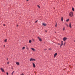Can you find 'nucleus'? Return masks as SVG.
<instances>
[{
  "mask_svg": "<svg viewBox=\"0 0 75 75\" xmlns=\"http://www.w3.org/2000/svg\"><path fill=\"white\" fill-rule=\"evenodd\" d=\"M17 27H18V25H17Z\"/></svg>",
  "mask_w": 75,
  "mask_h": 75,
  "instance_id": "obj_35",
  "label": "nucleus"
},
{
  "mask_svg": "<svg viewBox=\"0 0 75 75\" xmlns=\"http://www.w3.org/2000/svg\"><path fill=\"white\" fill-rule=\"evenodd\" d=\"M6 59H7V60H8V58H7Z\"/></svg>",
  "mask_w": 75,
  "mask_h": 75,
  "instance_id": "obj_31",
  "label": "nucleus"
},
{
  "mask_svg": "<svg viewBox=\"0 0 75 75\" xmlns=\"http://www.w3.org/2000/svg\"><path fill=\"white\" fill-rule=\"evenodd\" d=\"M38 39H39V41H40V42H41V41H42V39L40 38V37H38Z\"/></svg>",
  "mask_w": 75,
  "mask_h": 75,
  "instance_id": "obj_5",
  "label": "nucleus"
},
{
  "mask_svg": "<svg viewBox=\"0 0 75 75\" xmlns=\"http://www.w3.org/2000/svg\"><path fill=\"white\" fill-rule=\"evenodd\" d=\"M26 1H29V0H26Z\"/></svg>",
  "mask_w": 75,
  "mask_h": 75,
  "instance_id": "obj_33",
  "label": "nucleus"
},
{
  "mask_svg": "<svg viewBox=\"0 0 75 75\" xmlns=\"http://www.w3.org/2000/svg\"><path fill=\"white\" fill-rule=\"evenodd\" d=\"M33 65V67L34 68H35V64L34 63V62L32 63Z\"/></svg>",
  "mask_w": 75,
  "mask_h": 75,
  "instance_id": "obj_7",
  "label": "nucleus"
},
{
  "mask_svg": "<svg viewBox=\"0 0 75 75\" xmlns=\"http://www.w3.org/2000/svg\"><path fill=\"white\" fill-rule=\"evenodd\" d=\"M54 33H56V32H54Z\"/></svg>",
  "mask_w": 75,
  "mask_h": 75,
  "instance_id": "obj_39",
  "label": "nucleus"
},
{
  "mask_svg": "<svg viewBox=\"0 0 75 75\" xmlns=\"http://www.w3.org/2000/svg\"><path fill=\"white\" fill-rule=\"evenodd\" d=\"M6 74H7V75H8V72H6Z\"/></svg>",
  "mask_w": 75,
  "mask_h": 75,
  "instance_id": "obj_25",
  "label": "nucleus"
},
{
  "mask_svg": "<svg viewBox=\"0 0 75 75\" xmlns=\"http://www.w3.org/2000/svg\"><path fill=\"white\" fill-rule=\"evenodd\" d=\"M37 6H38V8H40V6H39V5H38Z\"/></svg>",
  "mask_w": 75,
  "mask_h": 75,
  "instance_id": "obj_19",
  "label": "nucleus"
},
{
  "mask_svg": "<svg viewBox=\"0 0 75 75\" xmlns=\"http://www.w3.org/2000/svg\"><path fill=\"white\" fill-rule=\"evenodd\" d=\"M65 27H64L63 28V31H65Z\"/></svg>",
  "mask_w": 75,
  "mask_h": 75,
  "instance_id": "obj_21",
  "label": "nucleus"
},
{
  "mask_svg": "<svg viewBox=\"0 0 75 75\" xmlns=\"http://www.w3.org/2000/svg\"><path fill=\"white\" fill-rule=\"evenodd\" d=\"M74 42H75V40H74Z\"/></svg>",
  "mask_w": 75,
  "mask_h": 75,
  "instance_id": "obj_40",
  "label": "nucleus"
},
{
  "mask_svg": "<svg viewBox=\"0 0 75 75\" xmlns=\"http://www.w3.org/2000/svg\"><path fill=\"white\" fill-rule=\"evenodd\" d=\"M35 59H34V58H30V60L29 61H35Z\"/></svg>",
  "mask_w": 75,
  "mask_h": 75,
  "instance_id": "obj_3",
  "label": "nucleus"
},
{
  "mask_svg": "<svg viewBox=\"0 0 75 75\" xmlns=\"http://www.w3.org/2000/svg\"><path fill=\"white\" fill-rule=\"evenodd\" d=\"M57 23H56L55 25V27H57Z\"/></svg>",
  "mask_w": 75,
  "mask_h": 75,
  "instance_id": "obj_26",
  "label": "nucleus"
},
{
  "mask_svg": "<svg viewBox=\"0 0 75 75\" xmlns=\"http://www.w3.org/2000/svg\"><path fill=\"white\" fill-rule=\"evenodd\" d=\"M57 45H60V44L59 43H57Z\"/></svg>",
  "mask_w": 75,
  "mask_h": 75,
  "instance_id": "obj_27",
  "label": "nucleus"
},
{
  "mask_svg": "<svg viewBox=\"0 0 75 75\" xmlns=\"http://www.w3.org/2000/svg\"><path fill=\"white\" fill-rule=\"evenodd\" d=\"M21 75H24V74H21Z\"/></svg>",
  "mask_w": 75,
  "mask_h": 75,
  "instance_id": "obj_37",
  "label": "nucleus"
},
{
  "mask_svg": "<svg viewBox=\"0 0 75 75\" xmlns=\"http://www.w3.org/2000/svg\"><path fill=\"white\" fill-rule=\"evenodd\" d=\"M4 47H6V46L5 45H4Z\"/></svg>",
  "mask_w": 75,
  "mask_h": 75,
  "instance_id": "obj_32",
  "label": "nucleus"
},
{
  "mask_svg": "<svg viewBox=\"0 0 75 75\" xmlns=\"http://www.w3.org/2000/svg\"><path fill=\"white\" fill-rule=\"evenodd\" d=\"M7 64H8H8H9V62H8L7 63Z\"/></svg>",
  "mask_w": 75,
  "mask_h": 75,
  "instance_id": "obj_24",
  "label": "nucleus"
},
{
  "mask_svg": "<svg viewBox=\"0 0 75 75\" xmlns=\"http://www.w3.org/2000/svg\"><path fill=\"white\" fill-rule=\"evenodd\" d=\"M50 75H51V74H50Z\"/></svg>",
  "mask_w": 75,
  "mask_h": 75,
  "instance_id": "obj_41",
  "label": "nucleus"
},
{
  "mask_svg": "<svg viewBox=\"0 0 75 75\" xmlns=\"http://www.w3.org/2000/svg\"><path fill=\"white\" fill-rule=\"evenodd\" d=\"M65 44H66V42H64H64H63V41H61V44L60 45V47L61 48V47H62V45H63L64 46H65Z\"/></svg>",
  "mask_w": 75,
  "mask_h": 75,
  "instance_id": "obj_1",
  "label": "nucleus"
},
{
  "mask_svg": "<svg viewBox=\"0 0 75 75\" xmlns=\"http://www.w3.org/2000/svg\"><path fill=\"white\" fill-rule=\"evenodd\" d=\"M42 25H44V26H46V25H47V24H45L44 23H43Z\"/></svg>",
  "mask_w": 75,
  "mask_h": 75,
  "instance_id": "obj_12",
  "label": "nucleus"
},
{
  "mask_svg": "<svg viewBox=\"0 0 75 75\" xmlns=\"http://www.w3.org/2000/svg\"><path fill=\"white\" fill-rule=\"evenodd\" d=\"M49 50H52L51 49H50V48H49Z\"/></svg>",
  "mask_w": 75,
  "mask_h": 75,
  "instance_id": "obj_30",
  "label": "nucleus"
},
{
  "mask_svg": "<svg viewBox=\"0 0 75 75\" xmlns=\"http://www.w3.org/2000/svg\"><path fill=\"white\" fill-rule=\"evenodd\" d=\"M7 40L6 39L5 40H4V42H7Z\"/></svg>",
  "mask_w": 75,
  "mask_h": 75,
  "instance_id": "obj_16",
  "label": "nucleus"
},
{
  "mask_svg": "<svg viewBox=\"0 0 75 75\" xmlns=\"http://www.w3.org/2000/svg\"><path fill=\"white\" fill-rule=\"evenodd\" d=\"M14 71H13V72L11 73V75H13V74H14Z\"/></svg>",
  "mask_w": 75,
  "mask_h": 75,
  "instance_id": "obj_18",
  "label": "nucleus"
},
{
  "mask_svg": "<svg viewBox=\"0 0 75 75\" xmlns=\"http://www.w3.org/2000/svg\"><path fill=\"white\" fill-rule=\"evenodd\" d=\"M1 70L3 72H4V69L2 68H0Z\"/></svg>",
  "mask_w": 75,
  "mask_h": 75,
  "instance_id": "obj_8",
  "label": "nucleus"
},
{
  "mask_svg": "<svg viewBox=\"0 0 75 75\" xmlns=\"http://www.w3.org/2000/svg\"><path fill=\"white\" fill-rule=\"evenodd\" d=\"M13 69V67H12V69Z\"/></svg>",
  "mask_w": 75,
  "mask_h": 75,
  "instance_id": "obj_38",
  "label": "nucleus"
},
{
  "mask_svg": "<svg viewBox=\"0 0 75 75\" xmlns=\"http://www.w3.org/2000/svg\"><path fill=\"white\" fill-rule=\"evenodd\" d=\"M32 42L31 40H30L29 41V43H31Z\"/></svg>",
  "mask_w": 75,
  "mask_h": 75,
  "instance_id": "obj_17",
  "label": "nucleus"
},
{
  "mask_svg": "<svg viewBox=\"0 0 75 75\" xmlns=\"http://www.w3.org/2000/svg\"><path fill=\"white\" fill-rule=\"evenodd\" d=\"M45 32H46V33L47 32V31L45 30Z\"/></svg>",
  "mask_w": 75,
  "mask_h": 75,
  "instance_id": "obj_36",
  "label": "nucleus"
},
{
  "mask_svg": "<svg viewBox=\"0 0 75 75\" xmlns=\"http://www.w3.org/2000/svg\"><path fill=\"white\" fill-rule=\"evenodd\" d=\"M68 38L65 37H64L63 38V40L64 41H65L67 40Z\"/></svg>",
  "mask_w": 75,
  "mask_h": 75,
  "instance_id": "obj_4",
  "label": "nucleus"
},
{
  "mask_svg": "<svg viewBox=\"0 0 75 75\" xmlns=\"http://www.w3.org/2000/svg\"><path fill=\"white\" fill-rule=\"evenodd\" d=\"M38 21V20H37V21H36L35 22V23H37Z\"/></svg>",
  "mask_w": 75,
  "mask_h": 75,
  "instance_id": "obj_22",
  "label": "nucleus"
},
{
  "mask_svg": "<svg viewBox=\"0 0 75 75\" xmlns=\"http://www.w3.org/2000/svg\"><path fill=\"white\" fill-rule=\"evenodd\" d=\"M25 49V47H24L22 48V50H24Z\"/></svg>",
  "mask_w": 75,
  "mask_h": 75,
  "instance_id": "obj_20",
  "label": "nucleus"
},
{
  "mask_svg": "<svg viewBox=\"0 0 75 75\" xmlns=\"http://www.w3.org/2000/svg\"><path fill=\"white\" fill-rule=\"evenodd\" d=\"M57 53H56L55 54H54V58H55L56 57H57Z\"/></svg>",
  "mask_w": 75,
  "mask_h": 75,
  "instance_id": "obj_6",
  "label": "nucleus"
},
{
  "mask_svg": "<svg viewBox=\"0 0 75 75\" xmlns=\"http://www.w3.org/2000/svg\"><path fill=\"white\" fill-rule=\"evenodd\" d=\"M72 10L73 11H75V9L73 8H72Z\"/></svg>",
  "mask_w": 75,
  "mask_h": 75,
  "instance_id": "obj_15",
  "label": "nucleus"
},
{
  "mask_svg": "<svg viewBox=\"0 0 75 75\" xmlns=\"http://www.w3.org/2000/svg\"><path fill=\"white\" fill-rule=\"evenodd\" d=\"M69 26L70 28H72V26H71V23H70L69 24Z\"/></svg>",
  "mask_w": 75,
  "mask_h": 75,
  "instance_id": "obj_9",
  "label": "nucleus"
},
{
  "mask_svg": "<svg viewBox=\"0 0 75 75\" xmlns=\"http://www.w3.org/2000/svg\"><path fill=\"white\" fill-rule=\"evenodd\" d=\"M69 21V19H68L66 20V21L67 22H68V21Z\"/></svg>",
  "mask_w": 75,
  "mask_h": 75,
  "instance_id": "obj_14",
  "label": "nucleus"
},
{
  "mask_svg": "<svg viewBox=\"0 0 75 75\" xmlns=\"http://www.w3.org/2000/svg\"><path fill=\"white\" fill-rule=\"evenodd\" d=\"M67 27H68V24H67Z\"/></svg>",
  "mask_w": 75,
  "mask_h": 75,
  "instance_id": "obj_34",
  "label": "nucleus"
},
{
  "mask_svg": "<svg viewBox=\"0 0 75 75\" xmlns=\"http://www.w3.org/2000/svg\"><path fill=\"white\" fill-rule=\"evenodd\" d=\"M63 20H64V18L63 17H62L61 21H63Z\"/></svg>",
  "mask_w": 75,
  "mask_h": 75,
  "instance_id": "obj_13",
  "label": "nucleus"
},
{
  "mask_svg": "<svg viewBox=\"0 0 75 75\" xmlns=\"http://www.w3.org/2000/svg\"><path fill=\"white\" fill-rule=\"evenodd\" d=\"M3 25L4 26H6V25L5 24H4Z\"/></svg>",
  "mask_w": 75,
  "mask_h": 75,
  "instance_id": "obj_28",
  "label": "nucleus"
},
{
  "mask_svg": "<svg viewBox=\"0 0 75 75\" xmlns=\"http://www.w3.org/2000/svg\"><path fill=\"white\" fill-rule=\"evenodd\" d=\"M46 50H47V49H44L45 51H46Z\"/></svg>",
  "mask_w": 75,
  "mask_h": 75,
  "instance_id": "obj_29",
  "label": "nucleus"
},
{
  "mask_svg": "<svg viewBox=\"0 0 75 75\" xmlns=\"http://www.w3.org/2000/svg\"><path fill=\"white\" fill-rule=\"evenodd\" d=\"M31 50H32L34 51H35V49H34L33 48H31Z\"/></svg>",
  "mask_w": 75,
  "mask_h": 75,
  "instance_id": "obj_11",
  "label": "nucleus"
},
{
  "mask_svg": "<svg viewBox=\"0 0 75 75\" xmlns=\"http://www.w3.org/2000/svg\"><path fill=\"white\" fill-rule=\"evenodd\" d=\"M69 17H73L74 16V13L72 12H70L69 14Z\"/></svg>",
  "mask_w": 75,
  "mask_h": 75,
  "instance_id": "obj_2",
  "label": "nucleus"
},
{
  "mask_svg": "<svg viewBox=\"0 0 75 75\" xmlns=\"http://www.w3.org/2000/svg\"><path fill=\"white\" fill-rule=\"evenodd\" d=\"M16 64H17V65H20V63L18 62H16Z\"/></svg>",
  "mask_w": 75,
  "mask_h": 75,
  "instance_id": "obj_10",
  "label": "nucleus"
},
{
  "mask_svg": "<svg viewBox=\"0 0 75 75\" xmlns=\"http://www.w3.org/2000/svg\"><path fill=\"white\" fill-rule=\"evenodd\" d=\"M32 40L33 41H35V40L34 39H32Z\"/></svg>",
  "mask_w": 75,
  "mask_h": 75,
  "instance_id": "obj_23",
  "label": "nucleus"
}]
</instances>
